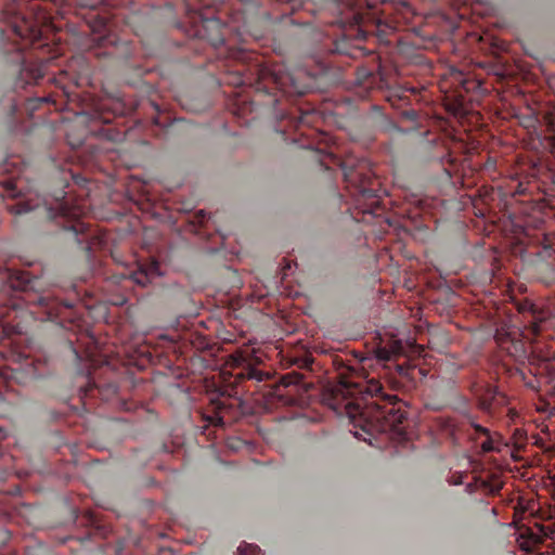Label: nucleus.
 I'll list each match as a JSON object with an SVG mask.
<instances>
[{
  "mask_svg": "<svg viewBox=\"0 0 555 555\" xmlns=\"http://www.w3.org/2000/svg\"><path fill=\"white\" fill-rule=\"evenodd\" d=\"M28 297H30V295H28ZM27 302L35 304L42 308L46 313V320L48 321H55L63 309H69L72 307L69 304L60 301L50 294L34 295V299L27 298Z\"/></svg>",
  "mask_w": 555,
  "mask_h": 555,
  "instance_id": "7",
  "label": "nucleus"
},
{
  "mask_svg": "<svg viewBox=\"0 0 555 555\" xmlns=\"http://www.w3.org/2000/svg\"><path fill=\"white\" fill-rule=\"evenodd\" d=\"M10 211L18 216L34 214L39 221H53L59 228L69 232L79 245L87 244L88 248L99 240L89 225L80 220L81 209L72 205L63 189L36 199L28 197L10 206Z\"/></svg>",
  "mask_w": 555,
  "mask_h": 555,
  "instance_id": "1",
  "label": "nucleus"
},
{
  "mask_svg": "<svg viewBox=\"0 0 555 555\" xmlns=\"http://www.w3.org/2000/svg\"><path fill=\"white\" fill-rule=\"evenodd\" d=\"M158 274V262L151 261L149 264H140L137 270H124L120 273L113 275L117 284H135L139 286H146L151 279Z\"/></svg>",
  "mask_w": 555,
  "mask_h": 555,
  "instance_id": "5",
  "label": "nucleus"
},
{
  "mask_svg": "<svg viewBox=\"0 0 555 555\" xmlns=\"http://www.w3.org/2000/svg\"><path fill=\"white\" fill-rule=\"evenodd\" d=\"M462 85H463V88H464L466 91H469V90L472 89V88H470V86H468V85H469V82H468L467 80H464V81L462 82Z\"/></svg>",
  "mask_w": 555,
  "mask_h": 555,
  "instance_id": "19",
  "label": "nucleus"
},
{
  "mask_svg": "<svg viewBox=\"0 0 555 555\" xmlns=\"http://www.w3.org/2000/svg\"><path fill=\"white\" fill-rule=\"evenodd\" d=\"M402 347L399 343H396L391 348L378 347L375 350V356L379 361H389L393 356L400 354Z\"/></svg>",
  "mask_w": 555,
  "mask_h": 555,
  "instance_id": "10",
  "label": "nucleus"
},
{
  "mask_svg": "<svg viewBox=\"0 0 555 555\" xmlns=\"http://www.w3.org/2000/svg\"><path fill=\"white\" fill-rule=\"evenodd\" d=\"M343 169H344L345 178H346V180H348V181L353 182V181H356V180L359 178V176H360V173H359L357 170H353L352 168H348L346 165H344V168H343Z\"/></svg>",
  "mask_w": 555,
  "mask_h": 555,
  "instance_id": "17",
  "label": "nucleus"
},
{
  "mask_svg": "<svg viewBox=\"0 0 555 555\" xmlns=\"http://www.w3.org/2000/svg\"><path fill=\"white\" fill-rule=\"evenodd\" d=\"M495 398V390L488 388L486 395L481 396L478 401V405L482 411L490 412L492 408V401Z\"/></svg>",
  "mask_w": 555,
  "mask_h": 555,
  "instance_id": "12",
  "label": "nucleus"
},
{
  "mask_svg": "<svg viewBox=\"0 0 555 555\" xmlns=\"http://www.w3.org/2000/svg\"><path fill=\"white\" fill-rule=\"evenodd\" d=\"M541 281L546 285L555 284V269L546 266L542 272Z\"/></svg>",
  "mask_w": 555,
  "mask_h": 555,
  "instance_id": "13",
  "label": "nucleus"
},
{
  "mask_svg": "<svg viewBox=\"0 0 555 555\" xmlns=\"http://www.w3.org/2000/svg\"><path fill=\"white\" fill-rule=\"evenodd\" d=\"M361 192L363 193L364 196H372V191L371 190L363 189Z\"/></svg>",
  "mask_w": 555,
  "mask_h": 555,
  "instance_id": "20",
  "label": "nucleus"
},
{
  "mask_svg": "<svg viewBox=\"0 0 555 555\" xmlns=\"http://www.w3.org/2000/svg\"><path fill=\"white\" fill-rule=\"evenodd\" d=\"M13 287H20L23 291H27L29 287H31L28 275L21 273V275L16 278V283L13 282Z\"/></svg>",
  "mask_w": 555,
  "mask_h": 555,
  "instance_id": "15",
  "label": "nucleus"
},
{
  "mask_svg": "<svg viewBox=\"0 0 555 555\" xmlns=\"http://www.w3.org/2000/svg\"><path fill=\"white\" fill-rule=\"evenodd\" d=\"M354 20V28H351L350 31L354 34H345L340 40L335 41L334 51L339 54H346L352 59H357L364 54V51L361 47L352 44L349 42V38L353 36L357 40H363L366 36V33L360 27V23L362 17L360 14L353 15Z\"/></svg>",
  "mask_w": 555,
  "mask_h": 555,
  "instance_id": "6",
  "label": "nucleus"
},
{
  "mask_svg": "<svg viewBox=\"0 0 555 555\" xmlns=\"http://www.w3.org/2000/svg\"><path fill=\"white\" fill-rule=\"evenodd\" d=\"M229 359H230L232 366H234V367L243 366L247 362V359L243 351H237V352L231 354L229 357Z\"/></svg>",
  "mask_w": 555,
  "mask_h": 555,
  "instance_id": "14",
  "label": "nucleus"
},
{
  "mask_svg": "<svg viewBox=\"0 0 555 555\" xmlns=\"http://www.w3.org/2000/svg\"><path fill=\"white\" fill-rule=\"evenodd\" d=\"M535 528L537 531L530 529L528 533L529 539L534 545L542 544L545 539H552L555 533V529L544 525H535Z\"/></svg>",
  "mask_w": 555,
  "mask_h": 555,
  "instance_id": "9",
  "label": "nucleus"
},
{
  "mask_svg": "<svg viewBox=\"0 0 555 555\" xmlns=\"http://www.w3.org/2000/svg\"><path fill=\"white\" fill-rule=\"evenodd\" d=\"M472 426H473V428L475 429V431L477 434L485 435L487 437L486 440L482 441V443L480 446L481 447V451L483 453L492 452L494 450V447H493V441H492V439L490 437L489 429L483 427V426H481V425H479V424H477V423H474V422L472 423Z\"/></svg>",
  "mask_w": 555,
  "mask_h": 555,
  "instance_id": "11",
  "label": "nucleus"
},
{
  "mask_svg": "<svg viewBox=\"0 0 555 555\" xmlns=\"http://www.w3.org/2000/svg\"><path fill=\"white\" fill-rule=\"evenodd\" d=\"M289 80L293 83V91L298 94H304V88L297 86L292 77H279L275 74L271 73L266 67H256L255 72L249 73L248 75L238 76L234 81L235 85H256L257 90L266 91L268 89V83L272 82L275 88L282 90L283 92H288L285 90L286 81Z\"/></svg>",
  "mask_w": 555,
  "mask_h": 555,
  "instance_id": "3",
  "label": "nucleus"
},
{
  "mask_svg": "<svg viewBox=\"0 0 555 555\" xmlns=\"http://www.w3.org/2000/svg\"><path fill=\"white\" fill-rule=\"evenodd\" d=\"M344 396L356 397L354 401L348 402L347 408H354L360 412L363 404H373L376 408L375 417L377 421H383L385 427L399 436H404L405 430L402 426L406 420V411L403 409V403L396 395L385 393L382 384L374 379H366L360 382H343Z\"/></svg>",
  "mask_w": 555,
  "mask_h": 555,
  "instance_id": "2",
  "label": "nucleus"
},
{
  "mask_svg": "<svg viewBox=\"0 0 555 555\" xmlns=\"http://www.w3.org/2000/svg\"><path fill=\"white\" fill-rule=\"evenodd\" d=\"M246 377L249 379L262 380V373L247 363Z\"/></svg>",
  "mask_w": 555,
  "mask_h": 555,
  "instance_id": "16",
  "label": "nucleus"
},
{
  "mask_svg": "<svg viewBox=\"0 0 555 555\" xmlns=\"http://www.w3.org/2000/svg\"><path fill=\"white\" fill-rule=\"evenodd\" d=\"M463 475L452 476V483L453 485H462L463 483Z\"/></svg>",
  "mask_w": 555,
  "mask_h": 555,
  "instance_id": "18",
  "label": "nucleus"
},
{
  "mask_svg": "<svg viewBox=\"0 0 555 555\" xmlns=\"http://www.w3.org/2000/svg\"><path fill=\"white\" fill-rule=\"evenodd\" d=\"M466 491H467L468 493H472V492L474 491V486H473L472 483H468V485L466 486Z\"/></svg>",
  "mask_w": 555,
  "mask_h": 555,
  "instance_id": "21",
  "label": "nucleus"
},
{
  "mask_svg": "<svg viewBox=\"0 0 555 555\" xmlns=\"http://www.w3.org/2000/svg\"><path fill=\"white\" fill-rule=\"evenodd\" d=\"M238 551H240L241 553H243V547H242V546H238Z\"/></svg>",
  "mask_w": 555,
  "mask_h": 555,
  "instance_id": "23",
  "label": "nucleus"
},
{
  "mask_svg": "<svg viewBox=\"0 0 555 555\" xmlns=\"http://www.w3.org/2000/svg\"><path fill=\"white\" fill-rule=\"evenodd\" d=\"M498 346L517 361H524L528 356L527 343L517 331L498 330L495 334Z\"/></svg>",
  "mask_w": 555,
  "mask_h": 555,
  "instance_id": "4",
  "label": "nucleus"
},
{
  "mask_svg": "<svg viewBox=\"0 0 555 555\" xmlns=\"http://www.w3.org/2000/svg\"><path fill=\"white\" fill-rule=\"evenodd\" d=\"M518 312L522 314H530L532 320L529 321L533 333L540 331L539 323L546 319L545 313L532 301L528 299L519 300L516 302Z\"/></svg>",
  "mask_w": 555,
  "mask_h": 555,
  "instance_id": "8",
  "label": "nucleus"
},
{
  "mask_svg": "<svg viewBox=\"0 0 555 555\" xmlns=\"http://www.w3.org/2000/svg\"><path fill=\"white\" fill-rule=\"evenodd\" d=\"M246 548H250L253 552L256 551L258 547L253 545H246Z\"/></svg>",
  "mask_w": 555,
  "mask_h": 555,
  "instance_id": "22",
  "label": "nucleus"
}]
</instances>
